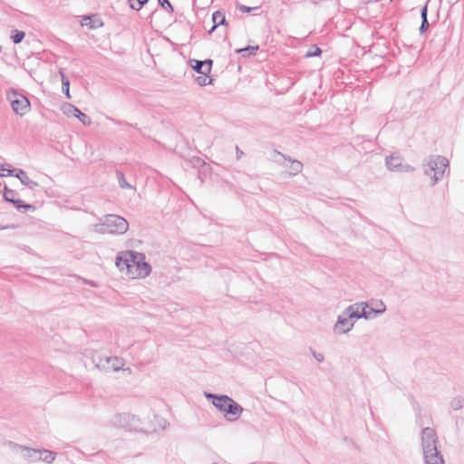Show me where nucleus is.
<instances>
[{
	"instance_id": "5",
	"label": "nucleus",
	"mask_w": 464,
	"mask_h": 464,
	"mask_svg": "<svg viewBox=\"0 0 464 464\" xmlns=\"http://www.w3.org/2000/svg\"><path fill=\"white\" fill-rule=\"evenodd\" d=\"M448 168L449 160L440 155L430 156L426 162L423 163L424 174L430 177L431 186H434L443 178Z\"/></svg>"
},
{
	"instance_id": "24",
	"label": "nucleus",
	"mask_w": 464,
	"mask_h": 464,
	"mask_svg": "<svg viewBox=\"0 0 464 464\" xmlns=\"http://www.w3.org/2000/svg\"><path fill=\"white\" fill-rule=\"evenodd\" d=\"M74 118H77L79 121H81L84 126H89L92 123L90 117L82 112L79 109L76 111Z\"/></svg>"
},
{
	"instance_id": "14",
	"label": "nucleus",
	"mask_w": 464,
	"mask_h": 464,
	"mask_svg": "<svg viewBox=\"0 0 464 464\" xmlns=\"http://www.w3.org/2000/svg\"><path fill=\"white\" fill-rule=\"evenodd\" d=\"M353 306L358 314V319L372 320L379 315L377 313H373L367 302H358L353 304Z\"/></svg>"
},
{
	"instance_id": "25",
	"label": "nucleus",
	"mask_w": 464,
	"mask_h": 464,
	"mask_svg": "<svg viewBox=\"0 0 464 464\" xmlns=\"http://www.w3.org/2000/svg\"><path fill=\"white\" fill-rule=\"evenodd\" d=\"M119 185L121 188H131L132 187L127 182L122 173H118Z\"/></svg>"
},
{
	"instance_id": "8",
	"label": "nucleus",
	"mask_w": 464,
	"mask_h": 464,
	"mask_svg": "<svg viewBox=\"0 0 464 464\" xmlns=\"http://www.w3.org/2000/svg\"><path fill=\"white\" fill-rule=\"evenodd\" d=\"M92 362L95 364L97 369L105 371V372H118L120 370H124V360L122 358L117 356H100L95 353L92 356Z\"/></svg>"
},
{
	"instance_id": "13",
	"label": "nucleus",
	"mask_w": 464,
	"mask_h": 464,
	"mask_svg": "<svg viewBox=\"0 0 464 464\" xmlns=\"http://www.w3.org/2000/svg\"><path fill=\"white\" fill-rule=\"evenodd\" d=\"M15 196H16V192L15 191H14L12 189H9L6 186H5V188H4V198H5V201L13 203L17 210H22V209H24V210H34V206H32L30 204H26V203H24L21 199H16Z\"/></svg>"
},
{
	"instance_id": "19",
	"label": "nucleus",
	"mask_w": 464,
	"mask_h": 464,
	"mask_svg": "<svg viewBox=\"0 0 464 464\" xmlns=\"http://www.w3.org/2000/svg\"><path fill=\"white\" fill-rule=\"evenodd\" d=\"M367 303L370 304V307H372L373 313H377L379 315L382 314L386 311V305L381 300H371Z\"/></svg>"
},
{
	"instance_id": "29",
	"label": "nucleus",
	"mask_w": 464,
	"mask_h": 464,
	"mask_svg": "<svg viewBox=\"0 0 464 464\" xmlns=\"http://www.w3.org/2000/svg\"><path fill=\"white\" fill-rule=\"evenodd\" d=\"M14 175V169H8L4 168V166L0 167V177H7V176H13Z\"/></svg>"
},
{
	"instance_id": "35",
	"label": "nucleus",
	"mask_w": 464,
	"mask_h": 464,
	"mask_svg": "<svg viewBox=\"0 0 464 464\" xmlns=\"http://www.w3.org/2000/svg\"><path fill=\"white\" fill-rule=\"evenodd\" d=\"M69 87H70V85H67V86H64V87L63 86V92H64L65 96L68 99L71 98Z\"/></svg>"
},
{
	"instance_id": "34",
	"label": "nucleus",
	"mask_w": 464,
	"mask_h": 464,
	"mask_svg": "<svg viewBox=\"0 0 464 464\" xmlns=\"http://www.w3.org/2000/svg\"><path fill=\"white\" fill-rule=\"evenodd\" d=\"M60 74L62 76V84L63 86H67V85H70V82L69 80L65 77V75L63 74V72H60Z\"/></svg>"
},
{
	"instance_id": "12",
	"label": "nucleus",
	"mask_w": 464,
	"mask_h": 464,
	"mask_svg": "<svg viewBox=\"0 0 464 464\" xmlns=\"http://www.w3.org/2000/svg\"><path fill=\"white\" fill-rule=\"evenodd\" d=\"M13 450L15 452H18L24 459L31 463H36L40 461V450L38 449H33L19 444H13Z\"/></svg>"
},
{
	"instance_id": "39",
	"label": "nucleus",
	"mask_w": 464,
	"mask_h": 464,
	"mask_svg": "<svg viewBox=\"0 0 464 464\" xmlns=\"http://www.w3.org/2000/svg\"><path fill=\"white\" fill-rule=\"evenodd\" d=\"M213 464H218V463H213Z\"/></svg>"
},
{
	"instance_id": "16",
	"label": "nucleus",
	"mask_w": 464,
	"mask_h": 464,
	"mask_svg": "<svg viewBox=\"0 0 464 464\" xmlns=\"http://www.w3.org/2000/svg\"><path fill=\"white\" fill-rule=\"evenodd\" d=\"M13 176L16 177L24 186L27 187L30 189H34L36 187H38V183L31 179L28 177L27 173L21 169H14Z\"/></svg>"
},
{
	"instance_id": "9",
	"label": "nucleus",
	"mask_w": 464,
	"mask_h": 464,
	"mask_svg": "<svg viewBox=\"0 0 464 464\" xmlns=\"http://www.w3.org/2000/svg\"><path fill=\"white\" fill-rule=\"evenodd\" d=\"M111 422V425L116 428H123L131 430H137L140 420L130 413H118L112 417Z\"/></svg>"
},
{
	"instance_id": "20",
	"label": "nucleus",
	"mask_w": 464,
	"mask_h": 464,
	"mask_svg": "<svg viewBox=\"0 0 464 464\" xmlns=\"http://www.w3.org/2000/svg\"><path fill=\"white\" fill-rule=\"evenodd\" d=\"M61 111L67 117H75L78 108L71 103H63L61 106Z\"/></svg>"
},
{
	"instance_id": "33",
	"label": "nucleus",
	"mask_w": 464,
	"mask_h": 464,
	"mask_svg": "<svg viewBox=\"0 0 464 464\" xmlns=\"http://www.w3.org/2000/svg\"><path fill=\"white\" fill-rule=\"evenodd\" d=\"M238 8H239V10H240L241 12H243V13H249V12H251V11H252V10H254V9H257V7H247V6L243 5H240L238 6Z\"/></svg>"
},
{
	"instance_id": "31",
	"label": "nucleus",
	"mask_w": 464,
	"mask_h": 464,
	"mask_svg": "<svg viewBox=\"0 0 464 464\" xmlns=\"http://www.w3.org/2000/svg\"><path fill=\"white\" fill-rule=\"evenodd\" d=\"M313 356L319 362H322L324 361V355L321 353L313 352Z\"/></svg>"
},
{
	"instance_id": "6",
	"label": "nucleus",
	"mask_w": 464,
	"mask_h": 464,
	"mask_svg": "<svg viewBox=\"0 0 464 464\" xmlns=\"http://www.w3.org/2000/svg\"><path fill=\"white\" fill-rule=\"evenodd\" d=\"M358 314L354 311L353 304L347 306L338 316L335 324L333 326V332L334 334L343 335L350 333L356 321Z\"/></svg>"
},
{
	"instance_id": "10",
	"label": "nucleus",
	"mask_w": 464,
	"mask_h": 464,
	"mask_svg": "<svg viewBox=\"0 0 464 464\" xmlns=\"http://www.w3.org/2000/svg\"><path fill=\"white\" fill-rule=\"evenodd\" d=\"M7 98L11 102L13 111L16 114L23 116L28 112L30 108V102L25 96L18 94L15 92H13L11 93H8Z\"/></svg>"
},
{
	"instance_id": "17",
	"label": "nucleus",
	"mask_w": 464,
	"mask_h": 464,
	"mask_svg": "<svg viewBox=\"0 0 464 464\" xmlns=\"http://www.w3.org/2000/svg\"><path fill=\"white\" fill-rule=\"evenodd\" d=\"M56 458V452L49 450H40L39 459L40 461L45 462L47 464H51L54 461Z\"/></svg>"
},
{
	"instance_id": "38",
	"label": "nucleus",
	"mask_w": 464,
	"mask_h": 464,
	"mask_svg": "<svg viewBox=\"0 0 464 464\" xmlns=\"http://www.w3.org/2000/svg\"><path fill=\"white\" fill-rule=\"evenodd\" d=\"M89 284H90L92 286H96V285H97L94 282H90Z\"/></svg>"
},
{
	"instance_id": "37",
	"label": "nucleus",
	"mask_w": 464,
	"mask_h": 464,
	"mask_svg": "<svg viewBox=\"0 0 464 464\" xmlns=\"http://www.w3.org/2000/svg\"><path fill=\"white\" fill-rule=\"evenodd\" d=\"M143 6L149 0H138Z\"/></svg>"
},
{
	"instance_id": "4",
	"label": "nucleus",
	"mask_w": 464,
	"mask_h": 464,
	"mask_svg": "<svg viewBox=\"0 0 464 464\" xmlns=\"http://www.w3.org/2000/svg\"><path fill=\"white\" fill-rule=\"evenodd\" d=\"M129 228L125 218L118 215H107L101 223L94 225V231L102 234H124Z\"/></svg>"
},
{
	"instance_id": "3",
	"label": "nucleus",
	"mask_w": 464,
	"mask_h": 464,
	"mask_svg": "<svg viewBox=\"0 0 464 464\" xmlns=\"http://www.w3.org/2000/svg\"><path fill=\"white\" fill-rule=\"evenodd\" d=\"M421 450L424 464H445L440 451L438 450V437L431 428H424L421 430Z\"/></svg>"
},
{
	"instance_id": "26",
	"label": "nucleus",
	"mask_w": 464,
	"mask_h": 464,
	"mask_svg": "<svg viewBox=\"0 0 464 464\" xmlns=\"http://www.w3.org/2000/svg\"><path fill=\"white\" fill-rule=\"evenodd\" d=\"M25 34L22 31H15V34L12 36L13 42L14 44H19L24 38Z\"/></svg>"
},
{
	"instance_id": "28",
	"label": "nucleus",
	"mask_w": 464,
	"mask_h": 464,
	"mask_svg": "<svg viewBox=\"0 0 464 464\" xmlns=\"http://www.w3.org/2000/svg\"><path fill=\"white\" fill-rule=\"evenodd\" d=\"M129 6L136 11H139L142 5L138 0H128Z\"/></svg>"
},
{
	"instance_id": "27",
	"label": "nucleus",
	"mask_w": 464,
	"mask_h": 464,
	"mask_svg": "<svg viewBox=\"0 0 464 464\" xmlns=\"http://www.w3.org/2000/svg\"><path fill=\"white\" fill-rule=\"evenodd\" d=\"M322 53L321 49L317 46H314L313 47V50L311 51H308L305 54L306 57H314V56H318L320 55Z\"/></svg>"
},
{
	"instance_id": "36",
	"label": "nucleus",
	"mask_w": 464,
	"mask_h": 464,
	"mask_svg": "<svg viewBox=\"0 0 464 464\" xmlns=\"http://www.w3.org/2000/svg\"><path fill=\"white\" fill-rule=\"evenodd\" d=\"M243 154L244 152L240 150L238 147H237V159L239 160Z\"/></svg>"
},
{
	"instance_id": "23",
	"label": "nucleus",
	"mask_w": 464,
	"mask_h": 464,
	"mask_svg": "<svg viewBox=\"0 0 464 464\" xmlns=\"http://www.w3.org/2000/svg\"><path fill=\"white\" fill-rule=\"evenodd\" d=\"M464 399L460 396H456L450 401V407L454 411H458L463 407Z\"/></svg>"
},
{
	"instance_id": "30",
	"label": "nucleus",
	"mask_w": 464,
	"mask_h": 464,
	"mask_svg": "<svg viewBox=\"0 0 464 464\" xmlns=\"http://www.w3.org/2000/svg\"><path fill=\"white\" fill-rule=\"evenodd\" d=\"M207 80H208V77H207V76H205V75H204L203 77H202V76H200V77H198V78L197 79V81H198V84H199V85H201V86H203V85H207V84H208ZM210 82H211V79H209V81H208V83H210Z\"/></svg>"
},
{
	"instance_id": "2",
	"label": "nucleus",
	"mask_w": 464,
	"mask_h": 464,
	"mask_svg": "<svg viewBox=\"0 0 464 464\" xmlns=\"http://www.w3.org/2000/svg\"><path fill=\"white\" fill-rule=\"evenodd\" d=\"M204 396L211 401L213 406L223 414L227 421L232 422L237 420L244 411V408L227 395L205 392Z\"/></svg>"
},
{
	"instance_id": "7",
	"label": "nucleus",
	"mask_w": 464,
	"mask_h": 464,
	"mask_svg": "<svg viewBox=\"0 0 464 464\" xmlns=\"http://www.w3.org/2000/svg\"><path fill=\"white\" fill-rule=\"evenodd\" d=\"M273 161L285 170L282 172L284 178L296 176L303 170V163L297 160H292L283 153L275 150L272 155Z\"/></svg>"
},
{
	"instance_id": "32",
	"label": "nucleus",
	"mask_w": 464,
	"mask_h": 464,
	"mask_svg": "<svg viewBox=\"0 0 464 464\" xmlns=\"http://www.w3.org/2000/svg\"><path fill=\"white\" fill-rule=\"evenodd\" d=\"M159 4L163 8H169V9L172 10V6H171L170 3L169 2V0H159Z\"/></svg>"
},
{
	"instance_id": "1",
	"label": "nucleus",
	"mask_w": 464,
	"mask_h": 464,
	"mask_svg": "<svg viewBox=\"0 0 464 464\" xmlns=\"http://www.w3.org/2000/svg\"><path fill=\"white\" fill-rule=\"evenodd\" d=\"M145 259V255L140 252L120 251L115 258V266L130 279H144L151 273V266Z\"/></svg>"
},
{
	"instance_id": "21",
	"label": "nucleus",
	"mask_w": 464,
	"mask_h": 464,
	"mask_svg": "<svg viewBox=\"0 0 464 464\" xmlns=\"http://www.w3.org/2000/svg\"><path fill=\"white\" fill-rule=\"evenodd\" d=\"M427 13H428V10H427V5H424L422 8H421V11H420V15H421V24H420V32L422 34L424 33L428 27H429V23H428V18H427Z\"/></svg>"
},
{
	"instance_id": "22",
	"label": "nucleus",
	"mask_w": 464,
	"mask_h": 464,
	"mask_svg": "<svg viewBox=\"0 0 464 464\" xmlns=\"http://www.w3.org/2000/svg\"><path fill=\"white\" fill-rule=\"evenodd\" d=\"M257 50H258V45L247 46L245 48L237 49V53H241L243 57H246V56L255 55Z\"/></svg>"
},
{
	"instance_id": "18",
	"label": "nucleus",
	"mask_w": 464,
	"mask_h": 464,
	"mask_svg": "<svg viewBox=\"0 0 464 464\" xmlns=\"http://www.w3.org/2000/svg\"><path fill=\"white\" fill-rule=\"evenodd\" d=\"M212 20L214 23V25L209 30V33L211 34L218 25L225 24H226V18L225 14L220 11H216L212 14Z\"/></svg>"
},
{
	"instance_id": "15",
	"label": "nucleus",
	"mask_w": 464,
	"mask_h": 464,
	"mask_svg": "<svg viewBox=\"0 0 464 464\" xmlns=\"http://www.w3.org/2000/svg\"><path fill=\"white\" fill-rule=\"evenodd\" d=\"M191 66L192 68L198 73H201L205 76H208V74L211 71V65H212V60H205V61H198V60H191Z\"/></svg>"
},
{
	"instance_id": "11",
	"label": "nucleus",
	"mask_w": 464,
	"mask_h": 464,
	"mask_svg": "<svg viewBox=\"0 0 464 464\" xmlns=\"http://www.w3.org/2000/svg\"><path fill=\"white\" fill-rule=\"evenodd\" d=\"M386 167L389 170L394 172H412L414 168L403 162V159L400 154L394 153L387 157L385 160Z\"/></svg>"
}]
</instances>
